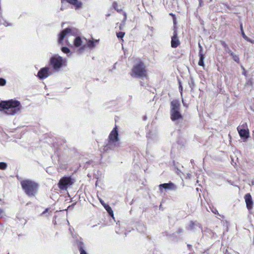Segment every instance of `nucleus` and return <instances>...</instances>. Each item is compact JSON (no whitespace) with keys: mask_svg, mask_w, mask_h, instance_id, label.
Here are the masks:
<instances>
[{"mask_svg":"<svg viewBox=\"0 0 254 254\" xmlns=\"http://www.w3.org/2000/svg\"><path fill=\"white\" fill-rule=\"evenodd\" d=\"M7 165L4 162H0V169L4 170L6 169Z\"/></svg>","mask_w":254,"mask_h":254,"instance_id":"20","label":"nucleus"},{"mask_svg":"<svg viewBox=\"0 0 254 254\" xmlns=\"http://www.w3.org/2000/svg\"><path fill=\"white\" fill-rule=\"evenodd\" d=\"M103 206L105 208V209L107 211V212L109 213V214L112 216L113 217L114 214L113 211L109 205L106 204H103Z\"/></svg>","mask_w":254,"mask_h":254,"instance_id":"16","label":"nucleus"},{"mask_svg":"<svg viewBox=\"0 0 254 254\" xmlns=\"http://www.w3.org/2000/svg\"><path fill=\"white\" fill-rule=\"evenodd\" d=\"M199 60L198 61V65H200V66H204V63H203V60H204V56H203V55L202 54V53H199Z\"/></svg>","mask_w":254,"mask_h":254,"instance_id":"18","label":"nucleus"},{"mask_svg":"<svg viewBox=\"0 0 254 254\" xmlns=\"http://www.w3.org/2000/svg\"><path fill=\"white\" fill-rule=\"evenodd\" d=\"M110 141L115 142L119 140L118 132L116 127H114L109 136Z\"/></svg>","mask_w":254,"mask_h":254,"instance_id":"10","label":"nucleus"},{"mask_svg":"<svg viewBox=\"0 0 254 254\" xmlns=\"http://www.w3.org/2000/svg\"><path fill=\"white\" fill-rule=\"evenodd\" d=\"M159 188L161 189V188H163L165 189H174L175 187L174 185L172 183H168V184H163L159 185Z\"/></svg>","mask_w":254,"mask_h":254,"instance_id":"15","label":"nucleus"},{"mask_svg":"<svg viewBox=\"0 0 254 254\" xmlns=\"http://www.w3.org/2000/svg\"><path fill=\"white\" fill-rule=\"evenodd\" d=\"M49 71V68L47 67H44L41 68L38 73V76L40 79H43L47 77L51 74Z\"/></svg>","mask_w":254,"mask_h":254,"instance_id":"8","label":"nucleus"},{"mask_svg":"<svg viewBox=\"0 0 254 254\" xmlns=\"http://www.w3.org/2000/svg\"><path fill=\"white\" fill-rule=\"evenodd\" d=\"M5 84V80L2 78H0V85L3 86Z\"/></svg>","mask_w":254,"mask_h":254,"instance_id":"24","label":"nucleus"},{"mask_svg":"<svg viewBox=\"0 0 254 254\" xmlns=\"http://www.w3.org/2000/svg\"><path fill=\"white\" fill-rule=\"evenodd\" d=\"M198 47H199V53H202V47L200 45V44H198Z\"/></svg>","mask_w":254,"mask_h":254,"instance_id":"25","label":"nucleus"},{"mask_svg":"<svg viewBox=\"0 0 254 254\" xmlns=\"http://www.w3.org/2000/svg\"><path fill=\"white\" fill-rule=\"evenodd\" d=\"M66 0L67 2H69V1L70 0Z\"/></svg>","mask_w":254,"mask_h":254,"instance_id":"31","label":"nucleus"},{"mask_svg":"<svg viewBox=\"0 0 254 254\" xmlns=\"http://www.w3.org/2000/svg\"><path fill=\"white\" fill-rule=\"evenodd\" d=\"M3 213V211L0 209V215H1Z\"/></svg>","mask_w":254,"mask_h":254,"instance_id":"28","label":"nucleus"},{"mask_svg":"<svg viewBox=\"0 0 254 254\" xmlns=\"http://www.w3.org/2000/svg\"><path fill=\"white\" fill-rule=\"evenodd\" d=\"M116 4H117L116 3H114V4H113L114 6L115 7V5H116Z\"/></svg>","mask_w":254,"mask_h":254,"instance_id":"30","label":"nucleus"},{"mask_svg":"<svg viewBox=\"0 0 254 254\" xmlns=\"http://www.w3.org/2000/svg\"><path fill=\"white\" fill-rule=\"evenodd\" d=\"M80 254H87L85 251L82 249H80Z\"/></svg>","mask_w":254,"mask_h":254,"instance_id":"26","label":"nucleus"},{"mask_svg":"<svg viewBox=\"0 0 254 254\" xmlns=\"http://www.w3.org/2000/svg\"><path fill=\"white\" fill-rule=\"evenodd\" d=\"M180 104L178 100H173L171 103V119L177 121L182 119L180 110Z\"/></svg>","mask_w":254,"mask_h":254,"instance_id":"3","label":"nucleus"},{"mask_svg":"<svg viewBox=\"0 0 254 254\" xmlns=\"http://www.w3.org/2000/svg\"><path fill=\"white\" fill-rule=\"evenodd\" d=\"M242 35H243V37L247 41H251V39H250V38H249L244 33V32H242Z\"/></svg>","mask_w":254,"mask_h":254,"instance_id":"22","label":"nucleus"},{"mask_svg":"<svg viewBox=\"0 0 254 254\" xmlns=\"http://www.w3.org/2000/svg\"><path fill=\"white\" fill-rule=\"evenodd\" d=\"M132 76L143 77L146 75V70L143 64L141 63L136 64L132 69Z\"/></svg>","mask_w":254,"mask_h":254,"instance_id":"4","label":"nucleus"},{"mask_svg":"<svg viewBox=\"0 0 254 254\" xmlns=\"http://www.w3.org/2000/svg\"><path fill=\"white\" fill-rule=\"evenodd\" d=\"M21 185L25 192L29 195H33L36 193L38 185L34 182L26 180L21 182Z\"/></svg>","mask_w":254,"mask_h":254,"instance_id":"2","label":"nucleus"},{"mask_svg":"<svg viewBox=\"0 0 254 254\" xmlns=\"http://www.w3.org/2000/svg\"><path fill=\"white\" fill-rule=\"evenodd\" d=\"M0 108L6 114L14 115L20 112L22 107L18 101L10 100L0 102Z\"/></svg>","mask_w":254,"mask_h":254,"instance_id":"1","label":"nucleus"},{"mask_svg":"<svg viewBox=\"0 0 254 254\" xmlns=\"http://www.w3.org/2000/svg\"><path fill=\"white\" fill-rule=\"evenodd\" d=\"M180 44V42L178 39L177 33L176 31L174 32V35L172 37L171 47L175 48Z\"/></svg>","mask_w":254,"mask_h":254,"instance_id":"11","label":"nucleus"},{"mask_svg":"<svg viewBox=\"0 0 254 254\" xmlns=\"http://www.w3.org/2000/svg\"><path fill=\"white\" fill-rule=\"evenodd\" d=\"M62 51L64 53H68L70 52L69 49L66 47H63L62 48Z\"/></svg>","mask_w":254,"mask_h":254,"instance_id":"21","label":"nucleus"},{"mask_svg":"<svg viewBox=\"0 0 254 254\" xmlns=\"http://www.w3.org/2000/svg\"><path fill=\"white\" fill-rule=\"evenodd\" d=\"M237 130L240 137L246 141L249 137V130L246 125H243L237 127Z\"/></svg>","mask_w":254,"mask_h":254,"instance_id":"6","label":"nucleus"},{"mask_svg":"<svg viewBox=\"0 0 254 254\" xmlns=\"http://www.w3.org/2000/svg\"><path fill=\"white\" fill-rule=\"evenodd\" d=\"M84 42L80 37H77L74 41V45L76 47H80V50H83L85 46L83 44Z\"/></svg>","mask_w":254,"mask_h":254,"instance_id":"13","label":"nucleus"},{"mask_svg":"<svg viewBox=\"0 0 254 254\" xmlns=\"http://www.w3.org/2000/svg\"><path fill=\"white\" fill-rule=\"evenodd\" d=\"M71 29L69 28H66L63 30L60 35L59 38V43L63 44L62 41L64 38H66L70 35Z\"/></svg>","mask_w":254,"mask_h":254,"instance_id":"9","label":"nucleus"},{"mask_svg":"<svg viewBox=\"0 0 254 254\" xmlns=\"http://www.w3.org/2000/svg\"><path fill=\"white\" fill-rule=\"evenodd\" d=\"M245 199L248 209L249 210L252 209L253 202L251 194L250 193L246 194L245 196Z\"/></svg>","mask_w":254,"mask_h":254,"instance_id":"12","label":"nucleus"},{"mask_svg":"<svg viewBox=\"0 0 254 254\" xmlns=\"http://www.w3.org/2000/svg\"><path fill=\"white\" fill-rule=\"evenodd\" d=\"M69 3L73 5L75 8L81 7L82 3L78 0H70L68 2Z\"/></svg>","mask_w":254,"mask_h":254,"instance_id":"14","label":"nucleus"},{"mask_svg":"<svg viewBox=\"0 0 254 254\" xmlns=\"http://www.w3.org/2000/svg\"><path fill=\"white\" fill-rule=\"evenodd\" d=\"M72 184V182L69 178L64 177L61 179L59 183V188L61 189H65L67 186Z\"/></svg>","mask_w":254,"mask_h":254,"instance_id":"7","label":"nucleus"},{"mask_svg":"<svg viewBox=\"0 0 254 254\" xmlns=\"http://www.w3.org/2000/svg\"><path fill=\"white\" fill-rule=\"evenodd\" d=\"M100 201L101 203V204L103 205V204H105L104 201L102 199H100Z\"/></svg>","mask_w":254,"mask_h":254,"instance_id":"27","label":"nucleus"},{"mask_svg":"<svg viewBox=\"0 0 254 254\" xmlns=\"http://www.w3.org/2000/svg\"><path fill=\"white\" fill-rule=\"evenodd\" d=\"M125 35L124 32H119L117 34V36L118 38H123Z\"/></svg>","mask_w":254,"mask_h":254,"instance_id":"23","label":"nucleus"},{"mask_svg":"<svg viewBox=\"0 0 254 254\" xmlns=\"http://www.w3.org/2000/svg\"><path fill=\"white\" fill-rule=\"evenodd\" d=\"M250 42H251L252 43H254V41H253L251 40V41H250Z\"/></svg>","mask_w":254,"mask_h":254,"instance_id":"29","label":"nucleus"},{"mask_svg":"<svg viewBox=\"0 0 254 254\" xmlns=\"http://www.w3.org/2000/svg\"><path fill=\"white\" fill-rule=\"evenodd\" d=\"M230 55L232 56L233 60H234L235 62L238 63L239 61V58L238 56H237L236 55L234 54L232 52H230Z\"/></svg>","mask_w":254,"mask_h":254,"instance_id":"19","label":"nucleus"},{"mask_svg":"<svg viewBox=\"0 0 254 254\" xmlns=\"http://www.w3.org/2000/svg\"><path fill=\"white\" fill-rule=\"evenodd\" d=\"M65 63V60L58 56H55L51 59V64L55 69L60 68Z\"/></svg>","mask_w":254,"mask_h":254,"instance_id":"5","label":"nucleus"},{"mask_svg":"<svg viewBox=\"0 0 254 254\" xmlns=\"http://www.w3.org/2000/svg\"><path fill=\"white\" fill-rule=\"evenodd\" d=\"M98 42V40H89L87 43V46L89 48H93L95 47V44Z\"/></svg>","mask_w":254,"mask_h":254,"instance_id":"17","label":"nucleus"}]
</instances>
